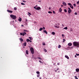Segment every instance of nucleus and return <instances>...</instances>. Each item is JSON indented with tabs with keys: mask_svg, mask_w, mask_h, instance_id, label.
I'll list each match as a JSON object with an SVG mask.
<instances>
[{
	"mask_svg": "<svg viewBox=\"0 0 79 79\" xmlns=\"http://www.w3.org/2000/svg\"><path fill=\"white\" fill-rule=\"evenodd\" d=\"M7 11L8 13H13V11L12 10H7Z\"/></svg>",
	"mask_w": 79,
	"mask_h": 79,
	"instance_id": "0eeeda50",
	"label": "nucleus"
},
{
	"mask_svg": "<svg viewBox=\"0 0 79 79\" xmlns=\"http://www.w3.org/2000/svg\"><path fill=\"white\" fill-rule=\"evenodd\" d=\"M76 71L77 72H78L79 71V69H76Z\"/></svg>",
	"mask_w": 79,
	"mask_h": 79,
	"instance_id": "6ab92c4d",
	"label": "nucleus"
},
{
	"mask_svg": "<svg viewBox=\"0 0 79 79\" xmlns=\"http://www.w3.org/2000/svg\"><path fill=\"white\" fill-rule=\"evenodd\" d=\"M49 10H51V7H49Z\"/></svg>",
	"mask_w": 79,
	"mask_h": 79,
	"instance_id": "5fc2aeb1",
	"label": "nucleus"
},
{
	"mask_svg": "<svg viewBox=\"0 0 79 79\" xmlns=\"http://www.w3.org/2000/svg\"><path fill=\"white\" fill-rule=\"evenodd\" d=\"M18 20L20 22H21L22 20V19L20 17H19V19H18Z\"/></svg>",
	"mask_w": 79,
	"mask_h": 79,
	"instance_id": "9b49d317",
	"label": "nucleus"
},
{
	"mask_svg": "<svg viewBox=\"0 0 79 79\" xmlns=\"http://www.w3.org/2000/svg\"><path fill=\"white\" fill-rule=\"evenodd\" d=\"M42 45H44V46H45V42H43Z\"/></svg>",
	"mask_w": 79,
	"mask_h": 79,
	"instance_id": "a211bd4d",
	"label": "nucleus"
},
{
	"mask_svg": "<svg viewBox=\"0 0 79 79\" xmlns=\"http://www.w3.org/2000/svg\"><path fill=\"white\" fill-rule=\"evenodd\" d=\"M57 71V70H55V72H56Z\"/></svg>",
	"mask_w": 79,
	"mask_h": 79,
	"instance_id": "69168bd1",
	"label": "nucleus"
},
{
	"mask_svg": "<svg viewBox=\"0 0 79 79\" xmlns=\"http://www.w3.org/2000/svg\"><path fill=\"white\" fill-rule=\"evenodd\" d=\"M75 57H77V56H76V55H75Z\"/></svg>",
	"mask_w": 79,
	"mask_h": 79,
	"instance_id": "052dcab7",
	"label": "nucleus"
},
{
	"mask_svg": "<svg viewBox=\"0 0 79 79\" xmlns=\"http://www.w3.org/2000/svg\"><path fill=\"white\" fill-rule=\"evenodd\" d=\"M27 44V43H26V42H25L23 44V46L26 47V44Z\"/></svg>",
	"mask_w": 79,
	"mask_h": 79,
	"instance_id": "6e6552de",
	"label": "nucleus"
},
{
	"mask_svg": "<svg viewBox=\"0 0 79 79\" xmlns=\"http://www.w3.org/2000/svg\"><path fill=\"white\" fill-rule=\"evenodd\" d=\"M68 8L69 9V10H68V13L69 14L71 13V12L72 11V10H71L70 8L69 7Z\"/></svg>",
	"mask_w": 79,
	"mask_h": 79,
	"instance_id": "39448f33",
	"label": "nucleus"
},
{
	"mask_svg": "<svg viewBox=\"0 0 79 79\" xmlns=\"http://www.w3.org/2000/svg\"><path fill=\"white\" fill-rule=\"evenodd\" d=\"M76 4H73V6H76Z\"/></svg>",
	"mask_w": 79,
	"mask_h": 79,
	"instance_id": "de8ad7c7",
	"label": "nucleus"
},
{
	"mask_svg": "<svg viewBox=\"0 0 79 79\" xmlns=\"http://www.w3.org/2000/svg\"><path fill=\"white\" fill-rule=\"evenodd\" d=\"M38 59H39V60H42V59H41V57H38Z\"/></svg>",
	"mask_w": 79,
	"mask_h": 79,
	"instance_id": "79ce46f5",
	"label": "nucleus"
},
{
	"mask_svg": "<svg viewBox=\"0 0 79 79\" xmlns=\"http://www.w3.org/2000/svg\"><path fill=\"white\" fill-rule=\"evenodd\" d=\"M75 15H77V12H75Z\"/></svg>",
	"mask_w": 79,
	"mask_h": 79,
	"instance_id": "37998d69",
	"label": "nucleus"
},
{
	"mask_svg": "<svg viewBox=\"0 0 79 79\" xmlns=\"http://www.w3.org/2000/svg\"><path fill=\"white\" fill-rule=\"evenodd\" d=\"M64 11L65 13H66V12H67V10H66V9H64Z\"/></svg>",
	"mask_w": 79,
	"mask_h": 79,
	"instance_id": "c85d7f7f",
	"label": "nucleus"
},
{
	"mask_svg": "<svg viewBox=\"0 0 79 79\" xmlns=\"http://www.w3.org/2000/svg\"><path fill=\"white\" fill-rule=\"evenodd\" d=\"M65 57L67 58V59H69V58L68 56H65Z\"/></svg>",
	"mask_w": 79,
	"mask_h": 79,
	"instance_id": "dca6fc26",
	"label": "nucleus"
},
{
	"mask_svg": "<svg viewBox=\"0 0 79 79\" xmlns=\"http://www.w3.org/2000/svg\"><path fill=\"white\" fill-rule=\"evenodd\" d=\"M48 13H51V14H52V13L50 11H48Z\"/></svg>",
	"mask_w": 79,
	"mask_h": 79,
	"instance_id": "58836bf2",
	"label": "nucleus"
},
{
	"mask_svg": "<svg viewBox=\"0 0 79 79\" xmlns=\"http://www.w3.org/2000/svg\"><path fill=\"white\" fill-rule=\"evenodd\" d=\"M73 44L74 46H78V45H79V42H73Z\"/></svg>",
	"mask_w": 79,
	"mask_h": 79,
	"instance_id": "f257e3e1",
	"label": "nucleus"
},
{
	"mask_svg": "<svg viewBox=\"0 0 79 79\" xmlns=\"http://www.w3.org/2000/svg\"><path fill=\"white\" fill-rule=\"evenodd\" d=\"M68 5H70V6H71V5H72V4H71L70 3H68Z\"/></svg>",
	"mask_w": 79,
	"mask_h": 79,
	"instance_id": "4c0bfd02",
	"label": "nucleus"
},
{
	"mask_svg": "<svg viewBox=\"0 0 79 79\" xmlns=\"http://www.w3.org/2000/svg\"><path fill=\"white\" fill-rule=\"evenodd\" d=\"M70 31H73V29L72 28H71V29L70 30Z\"/></svg>",
	"mask_w": 79,
	"mask_h": 79,
	"instance_id": "09e8293b",
	"label": "nucleus"
},
{
	"mask_svg": "<svg viewBox=\"0 0 79 79\" xmlns=\"http://www.w3.org/2000/svg\"><path fill=\"white\" fill-rule=\"evenodd\" d=\"M53 64H54V65H55V64H56V63H54Z\"/></svg>",
	"mask_w": 79,
	"mask_h": 79,
	"instance_id": "864d4df0",
	"label": "nucleus"
},
{
	"mask_svg": "<svg viewBox=\"0 0 79 79\" xmlns=\"http://www.w3.org/2000/svg\"><path fill=\"white\" fill-rule=\"evenodd\" d=\"M21 26H22L23 27L24 25H22Z\"/></svg>",
	"mask_w": 79,
	"mask_h": 79,
	"instance_id": "6e6d98bb",
	"label": "nucleus"
},
{
	"mask_svg": "<svg viewBox=\"0 0 79 79\" xmlns=\"http://www.w3.org/2000/svg\"><path fill=\"white\" fill-rule=\"evenodd\" d=\"M39 2H41V1H39Z\"/></svg>",
	"mask_w": 79,
	"mask_h": 79,
	"instance_id": "680f3d73",
	"label": "nucleus"
},
{
	"mask_svg": "<svg viewBox=\"0 0 79 79\" xmlns=\"http://www.w3.org/2000/svg\"><path fill=\"white\" fill-rule=\"evenodd\" d=\"M36 73L37 74H40V72H39V71H37Z\"/></svg>",
	"mask_w": 79,
	"mask_h": 79,
	"instance_id": "f704fd0d",
	"label": "nucleus"
},
{
	"mask_svg": "<svg viewBox=\"0 0 79 79\" xmlns=\"http://www.w3.org/2000/svg\"><path fill=\"white\" fill-rule=\"evenodd\" d=\"M54 27H55L56 28H57V29H58L60 28V25L58 23L57 25V24H56L55 25H54Z\"/></svg>",
	"mask_w": 79,
	"mask_h": 79,
	"instance_id": "20e7f679",
	"label": "nucleus"
},
{
	"mask_svg": "<svg viewBox=\"0 0 79 79\" xmlns=\"http://www.w3.org/2000/svg\"><path fill=\"white\" fill-rule=\"evenodd\" d=\"M21 4L22 5H25V4L23 3V2H22L21 3Z\"/></svg>",
	"mask_w": 79,
	"mask_h": 79,
	"instance_id": "bb28decb",
	"label": "nucleus"
},
{
	"mask_svg": "<svg viewBox=\"0 0 79 79\" xmlns=\"http://www.w3.org/2000/svg\"><path fill=\"white\" fill-rule=\"evenodd\" d=\"M43 29H44V30H45V28L44 27H43Z\"/></svg>",
	"mask_w": 79,
	"mask_h": 79,
	"instance_id": "3c124183",
	"label": "nucleus"
},
{
	"mask_svg": "<svg viewBox=\"0 0 79 79\" xmlns=\"http://www.w3.org/2000/svg\"><path fill=\"white\" fill-rule=\"evenodd\" d=\"M37 77H40V75L38 74L37 75Z\"/></svg>",
	"mask_w": 79,
	"mask_h": 79,
	"instance_id": "e433bc0d",
	"label": "nucleus"
},
{
	"mask_svg": "<svg viewBox=\"0 0 79 79\" xmlns=\"http://www.w3.org/2000/svg\"><path fill=\"white\" fill-rule=\"evenodd\" d=\"M20 34L21 35H23V36H24L25 34L26 35V33L24 32L23 33H20Z\"/></svg>",
	"mask_w": 79,
	"mask_h": 79,
	"instance_id": "423d86ee",
	"label": "nucleus"
},
{
	"mask_svg": "<svg viewBox=\"0 0 79 79\" xmlns=\"http://www.w3.org/2000/svg\"><path fill=\"white\" fill-rule=\"evenodd\" d=\"M19 40H20V41H22V42H23V39H22V38H19Z\"/></svg>",
	"mask_w": 79,
	"mask_h": 79,
	"instance_id": "f3484780",
	"label": "nucleus"
},
{
	"mask_svg": "<svg viewBox=\"0 0 79 79\" xmlns=\"http://www.w3.org/2000/svg\"><path fill=\"white\" fill-rule=\"evenodd\" d=\"M23 2H26V1H23Z\"/></svg>",
	"mask_w": 79,
	"mask_h": 79,
	"instance_id": "8fccbe9b",
	"label": "nucleus"
},
{
	"mask_svg": "<svg viewBox=\"0 0 79 79\" xmlns=\"http://www.w3.org/2000/svg\"><path fill=\"white\" fill-rule=\"evenodd\" d=\"M62 26H64L63 24H62Z\"/></svg>",
	"mask_w": 79,
	"mask_h": 79,
	"instance_id": "0e129e2a",
	"label": "nucleus"
},
{
	"mask_svg": "<svg viewBox=\"0 0 79 79\" xmlns=\"http://www.w3.org/2000/svg\"><path fill=\"white\" fill-rule=\"evenodd\" d=\"M29 42H32V41L30 40Z\"/></svg>",
	"mask_w": 79,
	"mask_h": 79,
	"instance_id": "4d7b16f0",
	"label": "nucleus"
},
{
	"mask_svg": "<svg viewBox=\"0 0 79 79\" xmlns=\"http://www.w3.org/2000/svg\"><path fill=\"white\" fill-rule=\"evenodd\" d=\"M63 29H65V30H67L68 29V27H66L63 28Z\"/></svg>",
	"mask_w": 79,
	"mask_h": 79,
	"instance_id": "4be33fe9",
	"label": "nucleus"
},
{
	"mask_svg": "<svg viewBox=\"0 0 79 79\" xmlns=\"http://www.w3.org/2000/svg\"><path fill=\"white\" fill-rule=\"evenodd\" d=\"M43 32H44V33H46V34H48V32H47V31L45 30L43 31Z\"/></svg>",
	"mask_w": 79,
	"mask_h": 79,
	"instance_id": "ddd939ff",
	"label": "nucleus"
},
{
	"mask_svg": "<svg viewBox=\"0 0 79 79\" xmlns=\"http://www.w3.org/2000/svg\"><path fill=\"white\" fill-rule=\"evenodd\" d=\"M61 6H62V7L63 6V5H61Z\"/></svg>",
	"mask_w": 79,
	"mask_h": 79,
	"instance_id": "e2e57ef3",
	"label": "nucleus"
},
{
	"mask_svg": "<svg viewBox=\"0 0 79 79\" xmlns=\"http://www.w3.org/2000/svg\"><path fill=\"white\" fill-rule=\"evenodd\" d=\"M57 65H59V63H58L57 64Z\"/></svg>",
	"mask_w": 79,
	"mask_h": 79,
	"instance_id": "338daca9",
	"label": "nucleus"
},
{
	"mask_svg": "<svg viewBox=\"0 0 79 79\" xmlns=\"http://www.w3.org/2000/svg\"><path fill=\"white\" fill-rule=\"evenodd\" d=\"M30 50L32 54H34V50L33 48L31 47L30 48Z\"/></svg>",
	"mask_w": 79,
	"mask_h": 79,
	"instance_id": "7ed1b4c3",
	"label": "nucleus"
},
{
	"mask_svg": "<svg viewBox=\"0 0 79 79\" xmlns=\"http://www.w3.org/2000/svg\"><path fill=\"white\" fill-rule=\"evenodd\" d=\"M65 41H66V40L64 39H63V43H64V42H65Z\"/></svg>",
	"mask_w": 79,
	"mask_h": 79,
	"instance_id": "c756f323",
	"label": "nucleus"
},
{
	"mask_svg": "<svg viewBox=\"0 0 79 79\" xmlns=\"http://www.w3.org/2000/svg\"><path fill=\"white\" fill-rule=\"evenodd\" d=\"M10 16L11 18H12L13 19H16V16L15 15H10Z\"/></svg>",
	"mask_w": 79,
	"mask_h": 79,
	"instance_id": "f03ea898",
	"label": "nucleus"
},
{
	"mask_svg": "<svg viewBox=\"0 0 79 79\" xmlns=\"http://www.w3.org/2000/svg\"><path fill=\"white\" fill-rule=\"evenodd\" d=\"M17 10V8L16 7H15L14 8V10Z\"/></svg>",
	"mask_w": 79,
	"mask_h": 79,
	"instance_id": "c9c22d12",
	"label": "nucleus"
},
{
	"mask_svg": "<svg viewBox=\"0 0 79 79\" xmlns=\"http://www.w3.org/2000/svg\"><path fill=\"white\" fill-rule=\"evenodd\" d=\"M61 46L60 45H59L58 46V48H60L61 47Z\"/></svg>",
	"mask_w": 79,
	"mask_h": 79,
	"instance_id": "412c9836",
	"label": "nucleus"
},
{
	"mask_svg": "<svg viewBox=\"0 0 79 79\" xmlns=\"http://www.w3.org/2000/svg\"><path fill=\"white\" fill-rule=\"evenodd\" d=\"M43 30V28H40V29H39V31H41Z\"/></svg>",
	"mask_w": 79,
	"mask_h": 79,
	"instance_id": "b1692460",
	"label": "nucleus"
},
{
	"mask_svg": "<svg viewBox=\"0 0 79 79\" xmlns=\"http://www.w3.org/2000/svg\"><path fill=\"white\" fill-rule=\"evenodd\" d=\"M26 22H27V19H26Z\"/></svg>",
	"mask_w": 79,
	"mask_h": 79,
	"instance_id": "603ef678",
	"label": "nucleus"
},
{
	"mask_svg": "<svg viewBox=\"0 0 79 79\" xmlns=\"http://www.w3.org/2000/svg\"><path fill=\"white\" fill-rule=\"evenodd\" d=\"M28 15H29V16H30V15H31V13H30L29 12H28Z\"/></svg>",
	"mask_w": 79,
	"mask_h": 79,
	"instance_id": "7c9ffc66",
	"label": "nucleus"
},
{
	"mask_svg": "<svg viewBox=\"0 0 79 79\" xmlns=\"http://www.w3.org/2000/svg\"><path fill=\"white\" fill-rule=\"evenodd\" d=\"M29 38L30 40H32V38L30 37H29Z\"/></svg>",
	"mask_w": 79,
	"mask_h": 79,
	"instance_id": "473e14b6",
	"label": "nucleus"
},
{
	"mask_svg": "<svg viewBox=\"0 0 79 79\" xmlns=\"http://www.w3.org/2000/svg\"><path fill=\"white\" fill-rule=\"evenodd\" d=\"M59 11L60 12H61L62 11V9L61 8H60L59 9Z\"/></svg>",
	"mask_w": 79,
	"mask_h": 79,
	"instance_id": "aec40b11",
	"label": "nucleus"
},
{
	"mask_svg": "<svg viewBox=\"0 0 79 79\" xmlns=\"http://www.w3.org/2000/svg\"><path fill=\"white\" fill-rule=\"evenodd\" d=\"M52 35H55V32H52Z\"/></svg>",
	"mask_w": 79,
	"mask_h": 79,
	"instance_id": "5701e85b",
	"label": "nucleus"
},
{
	"mask_svg": "<svg viewBox=\"0 0 79 79\" xmlns=\"http://www.w3.org/2000/svg\"><path fill=\"white\" fill-rule=\"evenodd\" d=\"M37 5H36L34 7V8L35 9V10H37V8H36V6H37Z\"/></svg>",
	"mask_w": 79,
	"mask_h": 79,
	"instance_id": "cd10ccee",
	"label": "nucleus"
},
{
	"mask_svg": "<svg viewBox=\"0 0 79 79\" xmlns=\"http://www.w3.org/2000/svg\"><path fill=\"white\" fill-rule=\"evenodd\" d=\"M75 77L76 79H78V78H77V76H75Z\"/></svg>",
	"mask_w": 79,
	"mask_h": 79,
	"instance_id": "a19ab883",
	"label": "nucleus"
},
{
	"mask_svg": "<svg viewBox=\"0 0 79 79\" xmlns=\"http://www.w3.org/2000/svg\"><path fill=\"white\" fill-rule=\"evenodd\" d=\"M53 13H54V14H56V12H55L54 10L53 11Z\"/></svg>",
	"mask_w": 79,
	"mask_h": 79,
	"instance_id": "ea45409f",
	"label": "nucleus"
},
{
	"mask_svg": "<svg viewBox=\"0 0 79 79\" xmlns=\"http://www.w3.org/2000/svg\"><path fill=\"white\" fill-rule=\"evenodd\" d=\"M40 79H42V78H41V77H40Z\"/></svg>",
	"mask_w": 79,
	"mask_h": 79,
	"instance_id": "bf43d9fd",
	"label": "nucleus"
},
{
	"mask_svg": "<svg viewBox=\"0 0 79 79\" xmlns=\"http://www.w3.org/2000/svg\"><path fill=\"white\" fill-rule=\"evenodd\" d=\"M62 4L64 5V6H66V3L64 2H63Z\"/></svg>",
	"mask_w": 79,
	"mask_h": 79,
	"instance_id": "1a4fd4ad",
	"label": "nucleus"
},
{
	"mask_svg": "<svg viewBox=\"0 0 79 79\" xmlns=\"http://www.w3.org/2000/svg\"><path fill=\"white\" fill-rule=\"evenodd\" d=\"M26 53L27 55H28V54H29V51H28V50H26Z\"/></svg>",
	"mask_w": 79,
	"mask_h": 79,
	"instance_id": "4468645a",
	"label": "nucleus"
},
{
	"mask_svg": "<svg viewBox=\"0 0 79 79\" xmlns=\"http://www.w3.org/2000/svg\"><path fill=\"white\" fill-rule=\"evenodd\" d=\"M76 55H77V56H79V54H78L77 53H76Z\"/></svg>",
	"mask_w": 79,
	"mask_h": 79,
	"instance_id": "c03bdc74",
	"label": "nucleus"
},
{
	"mask_svg": "<svg viewBox=\"0 0 79 79\" xmlns=\"http://www.w3.org/2000/svg\"><path fill=\"white\" fill-rule=\"evenodd\" d=\"M41 8H40V7H38L37 8H36V10H41Z\"/></svg>",
	"mask_w": 79,
	"mask_h": 79,
	"instance_id": "9d476101",
	"label": "nucleus"
},
{
	"mask_svg": "<svg viewBox=\"0 0 79 79\" xmlns=\"http://www.w3.org/2000/svg\"><path fill=\"white\" fill-rule=\"evenodd\" d=\"M70 8H72V9H73V6L72 5H71L70 6Z\"/></svg>",
	"mask_w": 79,
	"mask_h": 79,
	"instance_id": "2eb2a0df",
	"label": "nucleus"
},
{
	"mask_svg": "<svg viewBox=\"0 0 79 79\" xmlns=\"http://www.w3.org/2000/svg\"><path fill=\"white\" fill-rule=\"evenodd\" d=\"M59 69L58 68H57L56 69V70H58Z\"/></svg>",
	"mask_w": 79,
	"mask_h": 79,
	"instance_id": "13d9d810",
	"label": "nucleus"
},
{
	"mask_svg": "<svg viewBox=\"0 0 79 79\" xmlns=\"http://www.w3.org/2000/svg\"><path fill=\"white\" fill-rule=\"evenodd\" d=\"M39 61L40 62V63H42V61L41 60H39Z\"/></svg>",
	"mask_w": 79,
	"mask_h": 79,
	"instance_id": "a18cd8bd",
	"label": "nucleus"
},
{
	"mask_svg": "<svg viewBox=\"0 0 79 79\" xmlns=\"http://www.w3.org/2000/svg\"><path fill=\"white\" fill-rule=\"evenodd\" d=\"M44 52H47V49H44Z\"/></svg>",
	"mask_w": 79,
	"mask_h": 79,
	"instance_id": "a878e982",
	"label": "nucleus"
},
{
	"mask_svg": "<svg viewBox=\"0 0 79 79\" xmlns=\"http://www.w3.org/2000/svg\"><path fill=\"white\" fill-rule=\"evenodd\" d=\"M68 45L69 46H72V43H68Z\"/></svg>",
	"mask_w": 79,
	"mask_h": 79,
	"instance_id": "f8f14e48",
	"label": "nucleus"
},
{
	"mask_svg": "<svg viewBox=\"0 0 79 79\" xmlns=\"http://www.w3.org/2000/svg\"><path fill=\"white\" fill-rule=\"evenodd\" d=\"M77 4H79V1H78V2H77Z\"/></svg>",
	"mask_w": 79,
	"mask_h": 79,
	"instance_id": "49530a36",
	"label": "nucleus"
},
{
	"mask_svg": "<svg viewBox=\"0 0 79 79\" xmlns=\"http://www.w3.org/2000/svg\"><path fill=\"white\" fill-rule=\"evenodd\" d=\"M29 41H30L29 39H27V42H29Z\"/></svg>",
	"mask_w": 79,
	"mask_h": 79,
	"instance_id": "72a5a7b5",
	"label": "nucleus"
},
{
	"mask_svg": "<svg viewBox=\"0 0 79 79\" xmlns=\"http://www.w3.org/2000/svg\"><path fill=\"white\" fill-rule=\"evenodd\" d=\"M23 32H29V31H27V30H24L23 31Z\"/></svg>",
	"mask_w": 79,
	"mask_h": 79,
	"instance_id": "393cba45",
	"label": "nucleus"
},
{
	"mask_svg": "<svg viewBox=\"0 0 79 79\" xmlns=\"http://www.w3.org/2000/svg\"><path fill=\"white\" fill-rule=\"evenodd\" d=\"M62 36L63 37H65V38H66V37L63 34H62Z\"/></svg>",
	"mask_w": 79,
	"mask_h": 79,
	"instance_id": "2f4dec72",
	"label": "nucleus"
}]
</instances>
